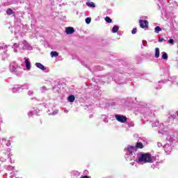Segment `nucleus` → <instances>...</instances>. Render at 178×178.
Segmentation results:
<instances>
[{
	"label": "nucleus",
	"mask_w": 178,
	"mask_h": 178,
	"mask_svg": "<svg viewBox=\"0 0 178 178\" xmlns=\"http://www.w3.org/2000/svg\"><path fill=\"white\" fill-rule=\"evenodd\" d=\"M136 161L137 163H140L141 165L144 163H152V162L155 161V157L148 153H138Z\"/></svg>",
	"instance_id": "nucleus-1"
},
{
	"label": "nucleus",
	"mask_w": 178,
	"mask_h": 178,
	"mask_svg": "<svg viewBox=\"0 0 178 178\" xmlns=\"http://www.w3.org/2000/svg\"><path fill=\"white\" fill-rule=\"evenodd\" d=\"M65 113H67L69 111L67 110L64 111Z\"/></svg>",
	"instance_id": "nucleus-33"
},
{
	"label": "nucleus",
	"mask_w": 178,
	"mask_h": 178,
	"mask_svg": "<svg viewBox=\"0 0 178 178\" xmlns=\"http://www.w3.org/2000/svg\"><path fill=\"white\" fill-rule=\"evenodd\" d=\"M118 31H119V26L115 25L113 27L112 32L113 33H118Z\"/></svg>",
	"instance_id": "nucleus-15"
},
{
	"label": "nucleus",
	"mask_w": 178,
	"mask_h": 178,
	"mask_svg": "<svg viewBox=\"0 0 178 178\" xmlns=\"http://www.w3.org/2000/svg\"><path fill=\"white\" fill-rule=\"evenodd\" d=\"M159 48L156 47L155 49V58H159Z\"/></svg>",
	"instance_id": "nucleus-14"
},
{
	"label": "nucleus",
	"mask_w": 178,
	"mask_h": 178,
	"mask_svg": "<svg viewBox=\"0 0 178 178\" xmlns=\"http://www.w3.org/2000/svg\"><path fill=\"white\" fill-rule=\"evenodd\" d=\"M154 30H155V33H156L157 34H158V33H159V31H162V29L159 26H156Z\"/></svg>",
	"instance_id": "nucleus-18"
},
{
	"label": "nucleus",
	"mask_w": 178,
	"mask_h": 178,
	"mask_svg": "<svg viewBox=\"0 0 178 178\" xmlns=\"http://www.w3.org/2000/svg\"><path fill=\"white\" fill-rule=\"evenodd\" d=\"M86 5L89 6V8H95V3H94V2H87Z\"/></svg>",
	"instance_id": "nucleus-12"
},
{
	"label": "nucleus",
	"mask_w": 178,
	"mask_h": 178,
	"mask_svg": "<svg viewBox=\"0 0 178 178\" xmlns=\"http://www.w3.org/2000/svg\"><path fill=\"white\" fill-rule=\"evenodd\" d=\"M158 124H159V122H156V125H153V127H155V126H158Z\"/></svg>",
	"instance_id": "nucleus-31"
},
{
	"label": "nucleus",
	"mask_w": 178,
	"mask_h": 178,
	"mask_svg": "<svg viewBox=\"0 0 178 178\" xmlns=\"http://www.w3.org/2000/svg\"><path fill=\"white\" fill-rule=\"evenodd\" d=\"M33 90H29V91L28 92V95H33Z\"/></svg>",
	"instance_id": "nucleus-27"
},
{
	"label": "nucleus",
	"mask_w": 178,
	"mask_h": 178,
	"mask_svg": "<svg viewBox=\"0 0 178 178\" xmlns=\"http://www.w3.org/2000/svg\"><path fill=\"white\" fill-rule=\"evenodd\" d=\"M105 20L107 23H112V19L109 17H106Z\"/></svg>",
	"instance_id": "nucleus-19"
},
{
	"label": "nucleus",
	"mask_w": 178,
	"mask_h": 178,
	"mask_svg": "<svg viewBox=\"0 0 178 178\" xmlns=\"http://www.w3.org/2000/svg\"><path fill=\"white\" fill-rule=\"evenodd\" d=\"M139 23H140V26L142 28V29H147V27H148V22L147 20H140L139 21Z\"/></svg>",
	"instance_id": "nucleus-6"
},
{
	"label": "nucleus",
	"mask_w": 178,
	"mask_h": 178,
	"mask_svg": "<svg viewBox=\"0 0 178 178\" xmlns=\"http://www.w3.org/2000/svg\"><path fill=\"white\" fill-rule=\"evenodd\" d=\"M169 44H171L172 45H173V44H175V40L173 39H170L168 40Z\"/></svg>",
	"instance_id": "nucleus-23"
},
{
	"label": "nucleus",
	"mask_w": 178,
	"mask_h": 178,
	"mask_svg": "<svg viewBox=\"0 0 178 178\" xmlns=\"http://www.w3.org/2000/svg\"><path fill=\"white\" fill-rule=\"evenodd\" d=\"M6 48H8V47H6V45L4 46H0V51L1 49H3V51H6Z\"/></svg>",
	"instance_id": "nucleus-22"
},
{
	"label": "nucleus",
	"mask_w": 178,
	"mask_h": 178,
	"mask_svg": "<svg viewBox=\"0 0 178 178\" xmlns=\"http://www.w3.org/2000/svg\"><path fill=\"white\" fill-rule=\"evenodd\" d=\"M13 48L14 49V52L17 53L19 51L17 50V48H19V49H30V44L27 43L26 40H24L19 44L15 43L13 46Z\"/></svg>",
	"instance_id": "nucleus-2"
},
{
	"label": "nucleus",
	"mask_w": 178,
	"mask_h": 178,
	"mask_svg": "<svg viewBox=\"0 0 178 178\" xmlns=\"http://www.w3.org/2000/svg\"><path fill=\"white\" fill-rule=\"evenodd\" d=\"M58 112V110L54 111V112L53 113V115H56Z\"/></svg>",
	"instance_id": "nucleus-29"
},
{
	"label": "nucleus",
	"mask_w": 178,
	"mask_h": 178,
	"mask_svg": "<svg viewBox=\"0 0 178 178\" xmlns=\"http://www.w3.org/2000/svg\"><path fill=\"white\" fill-rule=\"evenodd\" d=\"M31 115V112H30L29 113V115L30 116Z\"/></svg>",
	"instance_id": "nucleus-34"
},
{
	"label": "nucleus",
	"mask_w": 178,
	"mask_h": 178,
	"mask_svg": "<svg viewBox=\"0 0 178 178\" xmlns=\"http://www.w3.org/2000/svg\"><path fill=\"white\" fill-rule=\"evenodd\" d=\"M16 90H20V88H14L13 89V92H16Z\"/></svg>",
	"instance_id": "nucleus-26"
},
{
	"label": "nucleus",
	"mask_w": 178,
	"mask_h": 178,
	"mask_svg": "<svg viewBox=\"0 0 178 178\" xmlns=\"http://www.w3.org/2000/svg\"><path fill=\"white\" fill-rule=\"evenodd\" d=\"M115 119L118 122H120V123H124L127 121V118L126 116L119 114L115 115Z\"/></svg>",
	"instance_id": "nucleus-4"
},
{
	"label": "nucleus",
	"mask_w": 178,
	"mask_h": 178,
	"mask_svg": "<svg viewBox=\"0 0 178 178\" xmlns=\"http://www.w3.org/2000/svg\"><path fill=\"white\" fill-rule=\"evenodd\" d=\"M157 145H158V147H162V143H158Z\"/></svg>",
	"instance_id": "nucleus-30"
},
{
	"label": "nucleus",
	"mask_w": 178,
	"mask_h": 178,
	"mask_svg": "<svg viewBox=\"0 0 178 178\" xmlns=\"http://www.w3.org/2000/svg\"><path fill=\"white\" fill-rule=\"evenodd\" d=\"M143 145L141 143H137L136 145L135 146L136 149H137V148H143Z\"/></svg>",
	"instance_id": "nucleus-17"
},
{
	"label": "nucleus",
	"mask_w": 178,
	"mask_h": 178,
	"mask_svg": "<svg viewBox=\"0 0 178 178\" xmlns=\"http://www.w3.org/2000/svg\"><path fill=\"white\" fill-rule=\"evenodd\" d=\"M86 23L87 24H90L91 23V18H90V17L86 18Z\"/></svg>",
	"instance_id": "nucleus-20"
},
{
	"label": "nucleus",
	"mask_w": 178,
	"mask_h": 178,
	"mask_svg": "<svg viewBox=\"0 0 178 178\" xmlns=\"http://www.w3.org/2000/svg\"><path fill=\"white\" fill-rule=\"evenodd\" d=\"M81 178H89V177H88V176L85 175V176L82 177Z\"/></svg>",
	"instance_id": "nucleus-32"
},
{
	"label": "nucleus",
	"mask_w": 178,
	"mask_h": 178,
	"mask_svg": "<svg viewBox=\"0 0 178 178\" xmlns=\"http://www.w3.org/2000/svg\"><path fill=\"white\" fill-rule=\"evenodd\" d=\"M10 70L15 74H20V70H22V68H20L16 62H13L10 65Z\"/></svg>",
	"instance_id": "nucleus-3"
},
{
	"label": "nucleus",
	"mask_w": 178,
	"mask_h": 178,
	"mask_svg": "<svg viewBox=\"0 0 178 178\" xmlns=\"http://www.w3.org/2000/svg\"><path fill=\"white\" fill-rule=\"evenodd\" d=\"M35 65L36 67H38V69H40L41 70H47V68L44 67V65L41 64L40 63H36Z\"/></svg>",
	"instance_id": "nucleus-9"
},
{
	"label": "nucleus",
	"mask_w": 178,
	"mask_h": 178,
	"mask_svg": "<svg viewBox=\"0 0 178 178\" xmlns=\"http://www.w3.org/2000/svg\"><path fill=\"white\" fill-rule=\"evenodd\" d=\"M74 99H76V98L74 97V95H73L68 97L69 102H74Z\"/></svg>",
	"instance_id": "nucleus-11"
},
{
	"label": "nucleus",
	"mask_w": 178,
	"mask_h": 178,
	"mask_svg": "<svg viewBox=\"0 0 178 178\" xmlns=\"http://www.w3.org/2000/svg\"><path fill=\"white\" fill-rule=\"evenodd\" d=\"M162 41H163V38H159V42H162Z\"/></svg>",
	"instance_id": "nucleus-28"
},
{
	"label": "nucleus",
	"mask_w": 178,
	"mask_h": 178,
	"mask_svg": "<svg viewBox=\"0 0 178 178\" xmlns=\"http://www.w3.org/2000/svg\"><path fill=\"white\" fill-rule=\"evenodd\" d=\"M65 33L67 34H73L74 33V29L73 27H67L66 28Z\"/></svg>",
	"instance_id": "nucleus-8"
},
{
	"label": "nucleus",
	"mask_w": 178,
	"mask_h": 178,
	"mask_svg": "<svg viewBox=\"0 0 178 178\" xmlns=\"http://www.w3.org/2000/svg\"><path fill=\"white\" fill-rule=\"evenodd\" d=\"M42 92H44V91H45L47 90V87L45 86H42L41 88H40Z\"/></svg>",
	"instance_id": "nucleus-24"
},
{
	"label": "nucleus",
	"mask_w": 178,
	"mask_h": 178,
	"mask_svg": "<svg viewBox=\"0 0 178 178\" xmlns=\"http://www.w3.org/2000/svg\"><path fill=\"white\" fill-rule=\"evenodd\" d=\"M50 55L51 58H56V56H59V54L58 53V51H51Z\"/></svg>",
	"instance_id": "nucleus-10"
},
{
	"label": "nucleus",
	"mask_w": 178,
	"mask_h": 178,
	"mask_svg": "<svg viewBox=\"0 0 178 178\" xmlns=\"http://www.w3.org/2000/svg\"><path fill=\"white\" fill-rule=\"evenodd\" d=\"M172 119H177V118H178V113H175V114H172Z\"/></svg>",
	"instance_id": "nucleus-21"
},
{
	"label": "nucleus",
	"mask_w": 178,
	"mask_h": 178,
	"mask_svg": "<svg viewBox=\"0 0 178 178\" xmlns=\"http://www.w3.org/2000/svg\"><path fill=\"white\" fill-rule=\"evenodd\" d=\"M161 54H162L161 58L163 59H165V60H168V54H166V52L165 51H163Z\"/></svg>",
	"instance_id": "nucleus-13"
},
{
	"label": "nucleus",
	"mask_w": 178,
	"mask_h": 178,
	"mask_svg": "<svg viewBox=\"0 0 178 178\" xmlns=\"http://www.w3.org/2000/svg\"><path fill=\"white\" fill-rule=\"evenodd\" d=\"M24 59L25 60L26 70H30V69L31 68V63H30V60H29V58H24Z\"/></svg>",
	"instance_id": "nucleus-7"
},
{
	"label": "nucleus",
	"mask_w": 178,
	"mask_h": 178,
	"mask_svg": "<svg viewBox=\"0 0 178 178\" xmlns=\"http://www.w3.org/2000/svg\"><path fill=\"white\" fill-rule=\"evenodd\" d=\"M125 151H127L129 155H133V154H134L137 150L134 146H128L127 148L125 149Z\"/></svg>",
	"instance_id": "nucleus-5"
},
{
	"label": "nucleus",
	"mask_w": 178,
	"mask_h": 178,
	"mask_svg": "<svg viewBox=\"0 0 178 178\" xmlns=\"http://www.w3.org/2000/svg\"><path fill=\"white\" fill-rule=\"evenodd\" d=\"M6 12L7 15H13V13H14L13 10H12V9H10V8H8Z\"/></svg>",
	"instance_id": "nucleus-16"
},
{
	"label": "nucleus",
	"mask_w": 178,
	"mask_h": 178,
	"mask_svg": "<svg viewBox=\"0 0 178 178\" xmlns=\"http://www.w3.org/2000/svg\"><path fill=\"white\" fill-rule=\"evenodd\" d=\"M136 33H137V29L134 28L132 31H131V33L132 34H136Z\"/></svg>",
	"instance_id": "nucleus-25"
}]
</instances>
